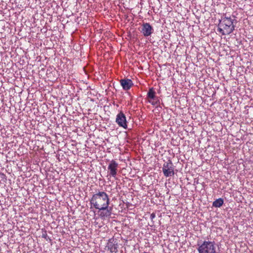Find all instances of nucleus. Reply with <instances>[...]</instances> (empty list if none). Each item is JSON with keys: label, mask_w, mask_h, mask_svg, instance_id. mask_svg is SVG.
I'll return each mask as SVG.
<instances>
[{"label": "nucleus", "mask_w": 253, "mask_h": 253, "mask_svg": "<svg viewBox=\"0 0 253 253\" xmlns=\"http://www.w3.org/2000/svg\"><path fill=\"white\" fill-rule=\"evenodd\" d=\"M111 208H110V209H108V208L106 210L102 211L100 212L99 214L100 217L102 219H105V217H110L111 214Z\"/></svg>", "instance_id": "9b49d317"}, {"label": "nucleus", "mask_w": 253, "mask_h": 253, "mask_svg": "<svg viewBox=\"0 0 253 253\" xmlns=\"http://www.w3.org/2000/svg\"><path fill=\"white\" fill-rule=\"evenodd\" d=\"M234 20L230 17L222 16L219 20L217 31L222 35H229L235 28Z\"/></svg>", "instance_id": "f03ea898"}, {"label": "nucleus", "mask_w": 253, "mask_h": 253, "mask_svg": "<svg viewBox=\"0 0 253 253\" xmlns=\"http://www.w3.org/2000/svg\"><path fill=\"white\" fill-rule=\"evenodd\" d=\"M156 215L154 213H152L150 215V218L152 220L155 217Z\"/></svg>", "instance_id": "ddd939ff"}, {"label": "nucleus", "mask_w": 253, "mask_h": 253, "mask_svg": "<svg viewBox=\"0 0 253 253\" xmlns=\"http://www.w3.org/2000/svg\"><path fill=\"white\" fill-rule=\"evenodd\" d=\"M118 247V243L113 238L110 239L108 240L107 247L111 253H116Z\"/></svg>", "instance_id": "1a4fd4ad"}, {"label": "nucleus", "mask_w": 253, "mask_h": 253, "mask_svg": "<svg viewBox=\"0 0 253 253\" xmlns=\"http://www.w3.org/2000/svg\"><path fill=\"white\" fill-rule=\"evenodd\" d=\"M148 102L152 105H158V98L156 96V92L153 87L149 89L147 93Z\"/></svg>", "instance_id": "423d86ee"}, {"label": "nucleus", "mask_w": 253, "mask_h": 253, "mask_svg": "<svg viewBox=\"0 0 253 253\" xmlns=\"http://www.w3.org/2000/svg\"><path fill=\"white\" fill-rule=\"evenodd\" d=\"M118 166V164L114 160H112L110 162L108 167L109 172V175H108V176L110 175L113 177L115 178H116Z\"/></svg>", "instance_id": "39448f33"}, {"label": "nucleus", "mask_w": 253, "mask_h": 253, "mask_svg": "<svg viewBox=\"0 0 253 253\" xmlns=\"http://www.w3.org/2000/svg\"><path fill=\"white\" fill-rule=\"evenodd\" d=\"M199 253H217L214 242L204 241L201 245L198 244Z\"/></svg>", "instance_id": "7ed1b4c3"}, {"label": "nucleus", "mask_w": 253, "mask_h": 253, "mask_svg": "<svg viewBox=\"0 0 253 253\" xmlns=\"http://www.w3.org/2000/svg\"><path fill=\"white\" fill-rule=\"evenodd\" d=\"M163 172L166 177H170L174 175V166L171 160L165 162L163 166Z\"/></svg>", "instance_id": "20e7f679"}, {"label": "nucleus", "mask_w": 253, "mask_h": 253, "mask_svg": "<svg viewBox=\"0 0 253 253\" xmlns=\"http://www.w3.org/2000/svg\"><path fill=\"white\" fill-rule=\"evenodd\" d=\"M116 122L120 126L123 127L124 128L127 127L126 117L123 112H121L118 114L116 117Z\"/></svg>", "instance_id": "0eeeda50"}, {"label": "nucleus", "mask_w": 253, "mask_h": 253, "mask_svg": "<svg viewBox=\"0 0 253 253\" xmlns=\"http://www.w3.org/2000/svg\"><path fill=\"white\" fill-rule=\"evenodd\" d=\"M90 202L91 205L99 211L106 210L110 203L108 195L103 191L93 194Z\"/></svg>", "instance_id": "f257e3e1"}, {"label": "nucleus", "mask_w": 253, "mask_h": 253, "mask_svg": "<svg viewBox=\"0 0 253 253\" xmlns=\"http://www.w3.org/2000/svg\"><path fill=\"white\" fill-rule=\"evenodd\" d=\"M223 200L222 198H219L213 202L212 206L215 208H220L223 204Z\"/></svg>", "instance_id": "f8f14e48"}, {"label": "nucleus", "mask_w": 253, "mask_h": 253, "mask_svg": "<svg viewBox=\"0 0 253 253\" xmlns=\"http://www.w3.org/2000/svg\"><path fill=\"white\" fill-rule=\"evenodd\" d=\"M141 32L144 36L148 37L153 32V29L149 23H145L142 25Z\"/></svg>", "instance_id": "6e6552de"}, {"label": "nucleus", "mask_w": 253, "mask_h": 253, "mask_svg": "<svg viewBox=\"0 0 253 253\" xmlns=\"http://www.w3.org/2000/svg\"><path fill=\"white\" fill-rule=\"evenodd\" d=\"M120 84L124 90H128L133 85L132 81L128 79H122L120 81Z\"/></svg>", "instance_id": "9d476101"}]
</instances>
